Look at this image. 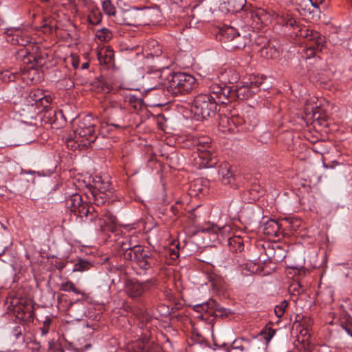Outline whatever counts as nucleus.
I'll use <instances>...</instances> for the list:
<instances>
[{"label":"nucleus","mask_w":352,"mask_h":352,"mask_svg":"<svg viewBox=\"0 0 352 352\" xmlns=\"http://www.w3.org/2000/svg\"><path fill=\"white\" fill-rule=\"evenodd\" d=\"M91 195L94 201V206L96 208L99 210V207L105 204L106 203H111V196L113 195L109 193H104V192H99L97 190H91Z\"/></svg>","instance_id":"obj_23"},{"label":"nucleus","mask_w":352,"mask_h":352,"mask_svg":"<svg viewBox=\"0 0 352 352\" xmlns=\"http://www.w3.org/2000/svg\"><path fill=\"white\" fill-rule=\"evenodd\" d=\"M51 100V97L47 96L41 89L32 90L27 97V101L32 107H38L39 104H44V102H46V104H50Z\"/></svg>","instance_id":"obj_19"},{"label":"nucleus","mask_w":352,"mask_h":352,"mask_svg":"<svg viewBox=\"0 0 352 352\" xmlns=\"http://www.w3.org/2000/svg\"><path fill=\"white\" fill-rule=\"evenodd\" d=\"M102 9L109 16H113L116 12V8L110 0H104L102 2Z\"/></svg>","instance_id":"obj_44"},{"label":"nucleus","mask_w":352,"mask_h":352,"mask_svg":"<svg viewBox=\"0 0 352 352\" xmlns=\"http://www.w3.org/2000/svg\"><path fill=\"white\" fill-rule=\"evenodd\" d=\"M294 36L304 38L307 39L309 43L318 39L319 41H318L317 47L319 48L321 46L322 38L324 37L318 32L308 29L307 26L302 23H300L298 30L295 31Z\"/></svg>","instance_id":"obj_16"},{"label":"nucleus","mask_w":352,"mask_h":352,"mask_svg":"<svg viewBox=\"0 0 352 352\" xmlns=\"http://www.w3.org/2000/svg\"><path fill=\"white\" fill-rule=\"evenodd\" d=\"M60 289L64 292H70L74 289V284L71 281H67L61 284Z\"/></svg>","instance_id":"obj_50"},{"label":"nucleus","mask_w":352,"mask_h":352,"mask_svg":"<svg viewBox=\"0 0 352 352\" xmlns=\"http://www.w3.org/2000/svg\"><path fill=\"white\" fill-rule=\"evenodd\" d=\"M72 292L77 294H82V296L85 295L84 292H82L80 289H77L75 286H74V289H72Z\"/></svg>","instance_id":"obj_59"},{"label":"nucleus","mask_w":352,"mask_h":352,"mask_svg":"<svg viewBox=\"0 0 352 352\" xmlns=\"http://www.w3.org/2000/svg\"><path fill=\"white\" fill-rule=\"evenodd\" d=\"M89 263L83 259H80L78 262L75 263L73 271L74 272H82L88 269Z\"/></svg>","instance_id":"obj_46"},{"label":"nucleus","mask_w":352,"mask_h":352,"mask_svg":"<svg viewBox=\"0 0 352 352\" xmlns=\"http://www.w3.org/2000/svg\"><path fill=\"white\" fill-rule=\"evenodd\" d=\"M166 89L172 95L189 94L195 87L196 79L190 74L184 72H173L166 76Z\"/></svg>","instance_id":"obj_4"},{"label":"nucleus","mask_w":352,"mask_h":352,"mask_svg":"<svg viewBox=\"0 0 352 352\" xmlns=\"http://www.w3.org/2000/svg\"><path fill=\"white\" fill-rule=\"evenodd\" d=\"M219 41L228 51L241 49L245 46L244 38L236 29L231 26L223 27L219 32Z\"/></svg>","instance_id":"obj_8"},{"label":"nucleus","mask_w":352,"mask_h":352,"mask_svg":"<svg viewBox=\"0 0 352 352\" xmlns=\"http://www.w3.org/2000/svg\"><path fill=\"white\" fill-rule=\"evenodd\" d=\"M261 85L262 82L250 80L241 82V85L231 87L230 101L235 99L243 100L252 97L259 90Z\"/></svg>","instance_id":"obj_11"},{"label":"nucleus","mask_w":352,"mask_h":352,"mask_svg":"<svg viewBox=\"0 0 352 352\" xmlns=\"http://www.w3.org/2000/svg\"><path fill=\"white\" fill-rule=\"evenodd\" d=\"M154 285L155 282L151 279L142 282L137 278H126L124 280V291L129 297L138 299L143 296Z\"/></svg>","instance_id":"obj_10"},{"label":"nucleus","mask_w":352,"mask_h":352,"mask_svg":"<svg viewBox=\"0 0 352 352\" xmlns=\"http://www.w3.org/2000/svg\"><path fill=\"white\" fill-rule=\"evenodd\" d=\"M276 331L272 328H269L267 330H262L261 335L263 336L264 340L266 342H269L272 337L275 335Z\"/></svg>","instance_id":"obj_47"},{"label":"nucleus","mask_w":352,"mask_h":352,"mask_svg":"<svg viewBox=\"0 0 352 352\" xmlns=\"http://www.w3.org/2000/svg\"><path fill=\"white\" fill-rule=\"evenodd\" d=\"M278 22L285 28L288 29L289 34L294 36L295 31L298 30L300 25V22L296 18L289 14L282 15Z\"/></svg>","instance_id":"obj_20"},{"label":"nucleus","mask_w":352,"mask_h":352,"mask_svg":"<svg viewBox=\"0 0 352 352\" xmlns=\"http://www.w3.org/2000/svg\"><path fill=\"white\" fill-rule=\"evenodd\" d=\"M87 20L92 25H98L102 20V14L99 10H94L88 15Z\"/></svg>","instance_id":"obj_40"},{"label":"nucleus","mask_w":352,"mask_h":352,"mask_svg":"<svg viewBox=\"0 0 352 352\" xmlns=\"http://www.w3.org/2000/svg\"><path fill=\"white\" fill-rule=\"evenodd\" d=\"M288 303L286 300H283L279 305L274 307V314L278 318H281L287 307Z\"/></svg>","instance_id":"obj_45"},{"label":"nucleus","mask_w":352,"mask_h":352,"mask_svg":"<svg viewBox=\"0 0 352 352\" xmlns=\"http://www.w3.org/2000/svg\"><path fill=\"white\" fill-rule=\"evenodd\" d=\"M89 65V63H87V62L84 63L82 65V69H87V68H88Z\"/></svg>","instance_id":"obj_62"},{"label":"nucleus","mask_w":352,"mask_h":352,"mask_svg":"<svg viewBox=\"0 0 352 352\" xmlns=\"http://www.w3.org/2000/svg\"><path fill=\"white\" fill-rule=\"evenodd\" d=\"M289 290L292 292L293 294H300L303 292L304 289L299 283H295L289 287Z\"/></svg>","instance_id":"obj_48"},{"label":"nucleus","mask_w":352,"mask_h":352,"mask_svg":"<svg viewBox=\"0 0 352 352\" xmlns=\"http://www.w3.org/2000/svg\"><path fill=\"white\" fill-rule=\"evenodd\" d=\"M245 2V0H228V9L230 12H238L243 8Z\"/></svg>","instance_id":"obj_38"},{"label":"nucleus","mask_w":352,"mask_h":352,"mask_svg":"<svg viewBox=\"0 0 352 352\" xmlns=\"http://www.w3.org/2000/svg\"><path fill=\"white\" fill-rule=\"evenodd\" d=\"M154 342L144 336L140 339L133 342L127 346L128 352H158V349L153 348Z\"/></svg>","instance_id":"obj_14"},{"label":"nucleus","mask_w":352,"mask_h":352,"mask_svg":"<svg viewBox=\"0 0 352 352\" xmlns=\"http://www.w3.org/2000/svg\"><path fill=\"white\" fill-rule=\"evenodd\" d=\"M125 113L121 109H113L105 118L107 126L113 127L116 130L124 129L127 125L124 121Z\"/></svg>","instance_id":"obj_15"},{"label":"nucleus","mask_w":352,"mask_h":352,"mask_svg":"<svg viewBox=\"0 0 352 352\" xmlns=\"http://www.w3.org/2000/svg\"><path fill=\"white\" fill-rule=\"evenodd\" d=\"M96 217L87 223H93L95 230L101 232H113L117 226V218L108 210H98L95 208Z\"/></svg>","instance_id":"obj_9"},{"label":"nucleus","mask_w":352,"mask_h":352,"mask_svg":"<svg viewBox=\"0 0 352 352\" xmlns=\"http://www.w3.org/2000/svg\"><path fill=\"white\" fill-rule=\"evenodd\" d=\"M231 121L236 126H242V129L246 131H252L257 125L256 120H254L252 122H248V120L239 116H232Z\"/></svg>","instance_id":"obj_30"},{"label":"nucleus","mask_w":352,"mask_h":352,"mask_svg":"<svg viewBox=\"0 0 352 352\" xmlns=\"http://www.w3.org/2000/svg\"><path fill=\"white\" fill-rule=\"evenodd\" d=\"M48 104H46V102H44V104H39V107H43V110H47V107Z\"/></svg>","instance_id":"obj_61"},{"label":"nucleus","mask_w":352,"mask_h":352,"mask_svg":"<svg viewBox=\"0 0 352 352\" xmlns=\"http://www.w3.org/2000/svg\"><path fill=\"white\" fill-rule=\"evenodd\" d=\"M178 205H179V201H177L175 205H173L170 207V210L173 213L174 215H176L179 212Z\"/></svg>","instance_id":"obj_56"},{"label":"nucleus","mask_w":352,"mask_h":352,"mask_svg":"<svg viewBox=\"0 0 352 352\" xmlns=\"http://www.w3.org/2000/svg\"><path fill=\"white\" fill-rule=\"evenodd\" d=\"M230 314L231 312L229 309L221 307L216 301V306L212 309L210 316H212L214 318H223L224 317H228Z\"/></svg>","instance_id":"obj_37"},{"label":"nucleus","mask_w":352,"mask_h":352,"mask_svg":"<svg viewBox=\"0 0 352 352\" xmlns=\"http://www.w3.org/2000/svg\"><path fill=\"white\" fill-rule=\"evenodd\" d=\"M113 51L109 48L102 50L98 53V58L99 61L106 65L111 63L113 60Z\"/></svg>","instance_id":"obj_35"},{"label":"nucleus","mask_w":352,"mask_h":352,"mask_svg":"<svg viewBox=\"0 0 352 352\" xmlns=\"http://www.w3.org/2000/svg\"><path fill=\"white\" fill-rule=\"evenodd\" d=\"M98 138L96 126L93 118L85 116L78 122L73 133L65 138L68 148L72 151L81 150L88 147Z\"/></svg>","instance_id":"obj_3"},{"label":"nucleus","mask_w":352,"mask_h":352,"mask_svg":"<svg viewBox=\"0 0 352 352\" xmlns=\"http://www.w3.org/2000/svg\"><path fill=\"white\" fill-rule=\"evenodd\" d=\"M209 89L217 103L226 104L230 102L231 87L227 86L223 82L221 83L212 82Z\"/></svg>","instance_id":"obj_12"},{"label":"nucleus","mask_w":352,"mask_h":352,"mask_svg":"<svg viewBox=\"0 0 352 352\" xmlns=\"http://www.w3.org/2000/svg\"><path fill=\"white\" fill-rule=\"evenodd\" d=\"M207 276L214 290L221 292L226 289V282L221 276L212 272L208 273Z\"/></svg>","instance_id":"obj_26"},{"label":"nucleus","mask_w":352,"mask_h":352,"mask_svg":"<svg viewBox=\"0 0 352 352\" xmlns=\"http://www.w3.org/2000/svg\"><path fill=\"white\" fill-rule=\"evenodd\" d=\"M197 157L195 163L198 168H212L217 164V159L213 153V148L208 137H201L194 140Z\"/></svg>","instance_id":"obj_5"},{"label":"nucleus","mask_w":352,"mask_h":352,"mask_svg":"<svg viewBox=\"0 0 352 352\" xmlns=\"http://www.w3.org/2000/svg\"><path fill=\"white\" fill-rule=\"evenodd\" d=\"M344 329L352 337V318H349L346 323L343 326Z\"/></svg>","instance_id":"obj_52"},{"label":"nucleus","mask_w":352,"mask_h":352,"mask_svg":"<svg viewBox=\"0 0 352 352\" xmlns=\"http://www.w3.org/2000/svg\"><path fill=\"white\" fill-rule=\"evenodd\" d=\"M241 273L244 275L253 274L257 271V267L252 263H246L240 265Z\"/></svg>","instance_id":"obj_41"},{"label":"nucleus","mask_w":352,"mask_h":352,"mask_svg":"<svg viewBox=\"0 0 352 352\" xmlns=\"http://www.w3.org/2000/svg\"><path fill=\"white\" fill-rule=\"evenodd\" d=\"M72 65L74 67L77 68L79 65V60L75 58H73Z\"/></svg>","instance_id":"obj_57"},{"label":"nucleus","mask_w":352,"mask_h":352,"mask_svg":"<svg viewBox=\"0 0 352 352\" xmlns=\"http://www.w3.org/2000/svg\"><path fill=\"white\" fill-rule=\"evenodd\" d=\"M164 74V70H156L146 74L145 79L148 91L160 89L162 86V76Z\"/></svg>","instance_id":"obj_17"},{"label":"nucleus","mask_w":352,"mask_h":352,"mask_svg":"<svg viewBox=\"0 0 352 352\" xmlns=\"http://www.w3.org/2000/svg\"><path fill=\"white\" fill-rule=\"evenodd\" d=\"M65 267V264L63 263H60L58 267V270H62Z\"/></svg>","instance_id":"obj_63"},{"label":"nucleus","mask_w":352,"mask_h":352,"mask_svg":"<svg viewBox=\"0 0 352 352\" xmlns=\"http://www.w3.org/2000/svg\"><path fill=\"white\" fill-rule=\"evenodd\" d=\"M30 70L28 72L22 69L18 70L16 69L3 70L0 72V80L5 82H14L21 78L23 80H24L25 79L27 73L30 74V72H29ZM32 72H31V73Z\"/></svg>","instance_id":"obj_18"},{"label":"nucleus","mask_w":352,"mask_h":352,"mask_svg":"<svg viewBox=\"0 0 352 352\" xmlns=\"http://www.w3.org/2000/svg\"><path fill=\"white\" fill-rule=\"evenodd\" d=\"M96 38L103 42L109 41L113 36L112 32L106 28H102L97 30L96 33Z\"/></svg>","instance_id":"obj_39"},{"label":"nucleus","mask_w":352,"mask_h":352,"mask_svg":"<svg viewBox=\"0 0 352 352\" xmlns=\"http://www.w3.org/2000/svg\"><path fill=\"white\" fill-rule=\"evenodd\" d=\"M220 81L223 83L233 84L236 82L239 79V75L238 72L230 67L226 68L222 71L219 76Z\"/></svg>","instance_id":"obj_28"},{"label":"nucleus","mask_w":352,"mask_h":352,"mask_svg":"<svg viewBox=\"0 0 352 352\" xmlns=\"http://www.w3.org/2000/svg\"><path fill=\"white\" fill-rule=\"evenodd\" d=\"M120 248L124 260L132 262L141 270L146 271L160 265V255L155 250L140 245H133L129 241H123Z\"/></svg>","instance_id":"obj_1"},{"label":"nucleus","mask_w":352,"mask_h":352,"mask_svg":"<svg viewBox=\"0 0 352 352\" xmlns=\"http://www.w3.org/2000/svg\"><path fill=\"white\" fill-rule=\"evenodd\" d=\"M324 0H311V6L313 10L319 9L320 6L323 3Z\"/></svg>","instance_id":"obj_55"},{"label":"nucleus","mask_w":352,"mask_h":352,"mask_svg":"<svg viewBox=\"0 0 352 352\" xmlns=\"http://www.w3.org/2000/svg\"><path fill=\"white\" fill-rule=\"evenodd\" d=\"M42 122L49 124L52 128L58 129L65 124V119L62 111L50 109L44 111Z\"/></svg>","instance_id":"obj_13"},{"label":"nucleus","mask_w":352,"mask_h":352,"mask_svg":"<svg viewBox=\"0 0 352 352\" xmlns=\"http://www.w3.org/2000/svg\"><path fill=\"white\" fill-rule=\"evenodd\" d=\"M92 190H97L99 192H104V193H109L113 195L110 188V183L104 181L101 176H96L93 179V185L91 186Z\"/></svg>","instance_id":"obj_29"},{"label":"nucleus","mask_w":352,"mask_h":352,"mask_svg":"<svg viewBox=\"0 0 352 352\" xmlns=\"http://www.w3.org/2000/svg\"><path fill=\"white\" fill-rule=\"evenodd\" d=\"M65 206L69 209L71 212L80 217L85 223L91 221L94 217H96V214L94 213L95 212L94 205L83 202L81 195L78 193L73 194L65 199Z\"/></svg>","instance_id":"obj_7"},{"label":"nucleus","mask_w":352,"mask_h":352,"mask_svg":"<svg viewBox=\"0 0 352 352\" xmlns=\"http://www.w3.org/2000/svg\"><path fill=\"white\" fill-rule=\"evenodd\" d=\"M52 322V320L50 318H46L45 320L43 322L42 327L41 328L42 336H45L49 332Z\"/></svg>","instance_id":"obj_49"},{"label":"nucleus","mask_w":352,"mask_h":352,"mask_svg":"<svg viewBox=\"0 0 352 352\" xmlns=\"http://www.w3.org/2000/svg\"><path fill=\"white\" fill-rule=\"evenodd\" d=\"M232 243L238 245L237 249L236 250L241 251L243 249V243L240 238H232L229 239V244L232 245Z\"/></svg>","instance_id":"obj_51"},{"label":"nucleus","mask_w":352,"mask_h":352,"mask_svg":"<svg viewBox=\"0 0 352 352\" xmlns=\"http://www.w3.org/2000/svg\"><path fill=\"white\" fill-rule=\"evenodd\" d=\"M42 28L45 29V31H49L52 32L54 28V25L51 24V21L48 22V20L45 19Z\"/></svg>","instance_id":"obj_53"},{"label":"nucleus","mask_w":352,"mask_h":352,"mask_svg":"<svg viewBox=\"0 0 352 352\" xmlns=\"http://www.w3.org/2000/svg\"><path fill=\"white\" fill-rule=\"evenodd\" d=\"M137 100H138V98L135 96H131L129 97V102L131 103L133 102H135Z\"/></svg>","instance_id":"obj_60"},{"label":"nucleus","mask_w":352,"mask_h":352,"mask_svg":"<svg viewBox=\"0 0 352 352\" xmlns=\"http://www.w3.org/2000/svg\"><path fill=\"white\" fill-rule=\"evenodd\" d=\"M114 16V21L119 25H125L129 26H135L136 20L134 17V13L131 11H122L120 13H116Z\"/></svg>","instance_id":"obj_22"},{"label":"nucleus","mask_w":352,"mask_h":352,"mask_svg":"<svg viewBox=\"0 0 352 352\" xmlns=\"http://www.w3.org/2000/svg\"><path fill=\"white\" fill-rule=\"evenodd\" d=\"M310 119L312 120L311 124L314 127H327L329 126L327 116L321 112L320 109L317 108L312 110Z\"/></svg>","instance_id":"obj_27"},{"label":"nucleus","mask_w":352,"mask_h":352,"mask_svg":"<svg viewBox=\"0 0 352 352\" xmlns=\"http://www.w3.org/2000/svg\"><path fill=\"white\" fill-rule=\"evenodd\" d=\"M170 256H172L173 258H177L179 256V253L178 252H176L175 250H173L170 252Z\"/></svg>","instance_id":"obj_58"},{"label":"nucleus","mask_w":352,"mask_h":352,"mask_svg":"<svg viewBox=\"0 0 352 352\" xmlns=\"http://www.w3.org/2000/svg\"><path fill=\"white\" fill-rule=\"evenodd\" d=\"M261 55L267 59H275L278 57L279 52L275 46L268 45L267 46H263L261 49Z\"/></svg>","instance_id":"obj_34"},{"label":"nucleus","mask_w":352,"mask_h":352,"mask_svg":"<svg viewBox=\"0 0 352 352\" xmlns=\"http://www.w3.org/2000/svg\"><path fill=\"white\" fill-rule=\"evenodd\" d=\"M146 51L148 55L154 57H159L162 54V50L159 43L155 40L148 41L146 45Z\"/></svg>","instance_id":"obj_32"},{"label":"nucleus","mask_w":352,"mask_h":352,"mask_svg":"<svg viewBox=\"0 0 352 352\" xmlns=\"http://www.w3.org/2000/svg\"><path fill=\"white\" fill-rule=\"evenodd\" d=\"M226 229L230 230V228L229 226L219 227L214 223H207L201 228V232L204 233L218 234L219 232H221Z\"/></svg>","instance_id":"obj_36"},{"label":"nucleus","mask_w":352,"mask_h":352,"mask_svg":"<svg viewBox=\"0 0 352 352\" xmlns=\"http://www.w3.org/2000/svg\"><path fill=\"white\" fill-rule=\"evenodd\" d=\"M91 347V344H86L84 348L82 349V350H87L88 349H89Z\"/></svg>","instance_id":"obj_64"},{"label":"nucleus","mask_w":352,"mask_h":352,"mask_svg":"<svg viewBox=\"0 0 352 352\" xmlns=\"http://www.w3.org/2000/svg\"><path fill=\"white\" fill-rule=\"evenodd\" d=\"M293 3L301 8L304 11L305 14H311L314 12V10L311 9L309 3L307 0H294Z\"/></svg>","instance_id":"obj_42"},{"label":"nucleus","mask_w":352,"mask_h":352,"mask_svg":"<svg viewBox=\"0 0 352 352\" xmlns=\"http://www.w3.org/2000/svg\"><path fill=\"white\" fill-rule=\"evenodd\" d=\"M318 41L317 39L313 41L312 42H309L308 44H307V47L305 49V54L307 58H310L311 57H314L316 54V52L322 51L325 43L324 37L322 38V41L320 48L317 47Z\"/></svg>","instance_id":"obj_33"},{"label":"nucleus","mask_w":352,"mask_h":352,"mask_svg":"<svg viewBox=\"0 0 352 352\" xmlns=\"http://www.w3.org/2000/svg\"><path fill=\"white\" fill-rule=\"evenodd\" d=\"M13 334L16 339H19L22 336V327L16 326L13 329Z\"/></svg>","instance_id":"obj_54"},{"label":"nucleus","mask_w":352,"mask_h":352,"mask_svg":"<svg viewBox=\"0 0 352 352\" xmlns=\"http://www.w3.org/2000/svg\"><path fill=\"white\" fill-rule=\"evenodd\" d=\"M216 306V300L210 299L208 301L198 304L194 306V310L201 314L197 316V318L201 320H206L205 318L206 314L210 315L211 310L213 307Z\"/></svg>","instance_id":"obj_25"},{"label":"nucleus","mask_w":352,"mask_h":352,"mask_svg":"<svg viewBox=\"0 0 352 352\" xmlns=\"http://www.w3.org/2000/svg\"><path fill=\"white\" fill-rule=\"evenodd\" d=\"M218 174L223 184L232 185L234 183L235 175L232 170L231 166L228 164L223 163L221 164Z\"/></svg>","instance_id":"obj_21"},{"label":"nucleus","mask_w":352,"mask_h":352,"mask_svg":"<svg viewBox=\"0 0 352 352\" xmlns=\"http://www.w3.org/2000/svg\"><path fill=\"white\" fill-rule=\"evenodd\" d=\"M217 102L211 94H199L193 100L191 111L201 119L212 118L217 113Z\"/></svg>","instance_id":"obj_6"},{"label":"nucleus","mask_w":352,"mask_h":352,"mask_svg":"<svg viewBox=\"0 0 352 352\" xmlns=\"http://www.w3.org/2000/svg\"><path fill=\"white\" fill-rule=\"evenodd\" d=\"M247 344L248 342L243 339H236L232 343L230 348L227 347L226 350H227L228 352H230V350L231 349H239L240 351H243L245 349V344Z\"/></svg>","instance_id":"obj_43"},{"label":"nucleus","mask_w":352,"mask_h":352,"mask_svg":"<svg viewBox=\"0 0 352 352\" xmlns=\"http://www.w3.org/2000/svg\"><path fill=\"white\" fill-rule=\"evenodd\" d=\"M279 231L280 226L276 220L270 219L264 225L263 232L266 235L276 236Z\"/></svg>","instance_id":"obj_31"},{"label":"nucleus","mask_w":352,"mask_h":352,"mask_svg":"<svg viewBox=\"0 0 352 352\" xmlns=\"http://www.w3.org/2000/svg\"><path fill=\"white\" fill-rule=\"evenodd\" d=\"M16 318L25 322H31L34 318V311L32 305H27L16 309Z\"/></svg>","instance_id":"obj_24"},{"label":"nucleus","mask_w":352,"mask_h":352,"mask_svg":"<svg viewBox=\"0 0 352 352\" xmlns=\"http://www.w3.org/2000/svg\"><path fill=\"white\" fill-rule=\"evenodd\" d=\"M6 39L8 43L14 45H20L23 48L17 52L18 58H21L24 63L31 65V70L35 73L34 67H41L44 64V59L40 55H34L30 52L28 46L31 45L32 38L20 28H8L5 32Z\"/></svg>","instance_id":"obj_2"}]
</instances>
